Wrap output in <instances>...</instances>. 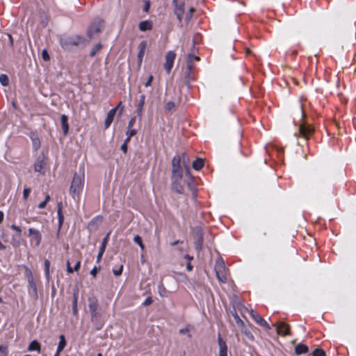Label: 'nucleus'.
I'll return each instance as SVG.
<instances>
[{
	"mask_svg": "<svg viewBox=\"0 0 356 356\" xmlns=\"http://www.w3.org/2000/svg\"><path fill=\"white\" fill-rule=\"evenodd\" d=\"M181 159L179 156H175L172 160V188L177 193L183 192V187L181 184L182 180V168L180 165Z\"/></svg>",
	"mask_w": 356,
	"mask_h": 356,
	"instance_id": "obj_1",
	"label": "nucleus"
},
{
	"mask_svg": "<svg viewBox=\"0 0 356 356\" xmlns=\"http://www.w3.org/2000/svg\"><path fill=\"white\" fill-rule=\"evenodd\" d=\"M84 186V172L80 170L79 172L74 174L71 185L70 187V193L71 195L75 198L78 197Z\"/></svg>",
	"mask_w": 356,
	"mask_h": 356,
	"instance_id": "obj_2",
	"label": "nucleus"
},
{
	"mask_svg": "<svg viewBox=\"0 0 356 356\" xmlns=\"http://www.w3.org/2000/svg\"><path fill=\"white\" fill-rule=\"evenodd\" d=\"M84 42H85V39L80 37L79 35H72V36L62 39V40H61L62 45L65 48H68L70 45L77 46V45L83 44Z\"/></svg>",
	"mask_w": 356,
	"mask_h": 356,
	"instance_id": "obj_3",
	"label": "nucleus"
},
{
	"mask_svg": "<svg viewBox=\"0 0 356 356\" xmlns=\"http://www.w3.org/2000/svg\"><path fill=\"white\" fill-rule=\"evenodd\" d=\"M24 269L25 271V275L28 280L29 286L33 290V291L34 293L35 298H38L37 286H36V284L34 280L33 273H32L31 270L26 266H24Z\"/></svg>",
	"mask_w": 356,
	"mask_h": 356,
	"instance_id": "obj_4",
	"label": "nucleus"
},
{
	"mask_svg": "<svg viewBox=\"0 0 356 356\" xmlns=\"http://www.w3.org/2000/svg\"><path fill=\"white\" fill-rule=\"evenodd\" d=\"M176 54L172 51H168L165 56V62L164 63V68L168 74L170 72Z\"/></svg>",
	"mask_w": 356,
	"mask_h": 356,
	"instance_id": "obj_5",
	"label": "nucleus"
},
{
	"mask_svg": "<svg viewBox=\"0 0 356 356\" xmlns=\"http://www.w3.org/2000/svg\"><path fill=\"white\" fill-rule=\"evenodd\" d=\"M244 309V312H247L248 313H250V314L251 315L252 318L258 323L260 325L267 328V329H270V326L268 325V324L266 322V321L262 318L259 314H257V313H255L253 310L250 309V310H248L247 308H243Z\"/></svg>",
	"mask_w": 356,
	"mask_h": 356,
	"instance_id": "obj_6",
	"label": "nucleus"
},
{
	"mask_svg": "<svg viewBox=\"0 0 356 356\" xmlns=\"http://www.w3.org/2000/svg\"><path fill=\"white\" fill-rule=\"evenodd\" d=\"M103 28V22L99 21L92 24L88 30V35L89 38H92L95 34L100 33Z\"/></svg>",
	"mask_w": 356,
	"mask_h": 356,
	"instance_id": "obj_7",
	"label": "nucleus"
},
{
	"mask_svg": "<svg viewBox=\"0 0 356 356\" xmlns=\"http://www.w3.org/2000/svg\"><path fill=\"white\" fill-rule=\"evenodd\" d=\"M175 13L177 19L181 21L184 13V2L183 0H175Z\"/></svg>",
	"mask_w": 356,
	"mask_h": 356,
	"instance_id": "obj_8",
	"label": "nucleus"
},
{
	"mask_svg": "<svg viewBox=\"0 0 356 356\" xmlns=\"http://www.w3.org/2000/svg\"><path fill=\"white\" fill-rule=\"evenodd\" d=\"M313 128L308 124L302 123L299 126V134L305 138H307V136L313 132Z\"/></svg>",
	"mask_w": 356,
	"mask_h": 356,
	"instance_id": "obj_9",
	"label": "nucleus"
},
{
	"mask_svg": "<svg viewBox=\"0 0 356 356\" xmlns=\"http://www.w3.org/2000/svg\"><path fill=\"white\" fill-rule=\"evenodd\" d=\"M29 235L31 237V240H34L35 241L36 246L40 245L42 240V235L38 230L33 228H29Z\"/></svg>",
	"mask_w": 356,
	"mask_h": 356,
	"instance_id": "obj_10",
	"label": "nucleus"
},
{
	"mask_svg": "<svg viewBox=\"0 0 356 356\" xmlns=\"http://www.w3.org/2000/svg\"><path fill=\"white\" fill-rule=\"evenodd\" d=\"M277 332L278 334L286 336L289 334V326L283 322L277 325Z\"/></svg>",
	"mask_w": 356,
	"mask_h": 356,
	"instance_id": "obj_11",
	"label": "nucleus"
},
{
	"mask_svg": "<svg viewBox=\"0 0 356 356\" xmlns=\"http://www.w3.org/2000/svg\"><path fill=\"white\" fill-rule=\"evenodd\" d=\"M147 48V42L145 41H143L139 44V51L138 53V66H140L143 56L145 53V50Z\"/></svg>",
	"mask_w": 356,
	"mask_h": 356,
	"instance_id": "obj_12",
	"label": "nucleus"
},
{
	"mask_svg": "<svg viewBox=\"0 0 356 356\" xmlns=\"http://www.w3.org/2000/svg\"><path fill=\"white\" fill-rule=\"evenodd\" d=\"M116 111H117V108H114L108 111V113H107V116H106V118L105 119V122H104V126H105L106 129H107L112 123V122L114 119V116L116 113Z\"/></svg>",
	"mask_w": 356,
	"mask_h": 356,
	"instance_id": "obj_13",
	"label": "nucleus"
},
{
	"mask_svg": "<svg viewBox=\"0 0 356 356\" xmlns=\"http://www.w3.org/2000/svg\"><path fill=\"white\" fill-rule=\"evenodd\" d=\"M224 268V264L222 263H220L218 265V269L216 268V273L218 279L221 282H225L227 277L225 274L220 273V270Z\"/></svg>",
	"mask_w": 356,
	"mask_h": 356,
	"instance_id": "obj_14",
	"label": "nucleus"
},
{
	"mask_svg": "<svg viewBox=\"0 0 356 356\" xmlns=\"http://www.w3.org/2000/svg\"><path fill=\"white\" fill-rule=\"evenodd\" d=\"M138 27L141 31H145L152 29V24L151 22L145 20L140 22Z\"/></svg>",
	"mask_w": 356,
	"mask_h": 356,
	"instance_id": "obj_15",
	"label": "nucleus"
},
{
	"mask_svg": "<svg viewBox=\"0 0 356 356\" xmlns=\"http://www.w3.org/2000/svg\"><path fill=\"white\" fill-rule=\"evenodd\" d=\"M145 97L144 95H142L140 97V101L138 102V106H137V114L139 118H141L142 117V113H143V106L145 104Z\"/></svg>",
	"mask_w": 356,
	"mask_h": 356,
	"instance_id": "obj_16",
	"label": "nucleus"
},
{
	"mask_svg": "<svg viewBox=\"0 0 356 356\" xmlns=\"http://www.w3.org/2000/svg\"><path fill=\"white\" fill-rule=\"evenodd\" d=\"M61 123H62V127L63 130V134L65 135H67L69 130V124L67 123V116L65 115H61Z\"/></svg>",
	"mask_w": 356,
	"mask_h": 356,
	"instance_id": "obj_17",
	"label": "nucleus"
},
{
	"mask_svg": "<svg viewBox=\"0 0 356 356\" xmlns=\"http://www.w3.org/2000/svg\"><path fill=\"white\" fill-rule=\"evenodd\" d=\"M44 164L45 163L43 159H38L34 165L35 171L42 173Z\"/></svg>",
	"mask_w": 356,
	"mask_h": 356,
	"instance_id": "obj_18",
	"label": "nucleus"
},
{
	"mask_svg": "<svg viewBox=\"0 0 356 356\" xmlns=\"http://www.w3.org/2000/svg\"><path fill=\"white\" fill-rule=\"evenodd\" d=\"M31 138L32 140V144H33V148L35 150L38 149L39 147H40V140L39 138L35 134H31Z\"/></svg>",
	"mask_w": 356,
	"mask_h": 356,
	"instance_id": "obj_19",
	"label": "nucleus"
},
{
	"mask_svg": "<svg viewBox=\"0 0 356 356\" xmlns=\"http://www.w3.org/2000/svg\"><path fill=\"white\" fill-rule=\"evenodd\" d=\"M200 60V58L198 56L188 55L187 58V68L189 71L193 68V63L194 61Z\"/></svg>",
	"mask_w": 356,
	"mask_h": 356,
	"instance_id": "obj_20",
	"label": "nucleus"
},
{
	"mask_svg": "<svg viewBox=\"0 0 356 356\" xmlns=\"http://www.w3.org/2000/svg\"><path fill=\"white\" fill-rule=\"evenodd\" d=\"M295 351L298 355L305 353L308 351V348L306 345L298 344L296 346Z\"/></svg>",
	"mask_w": 356,
	"mask_h": 356,
	"instance_id": "obj_21",
	"label": "nucleus"
},
{
	"mask_svg": "<svg viewBox=\"0 0 356 356\" xmlns=\"http://www.w3.org/2000/svg\"><path fill=\"white\" fill-rule=\"evenodd\" d=\"M193 168L195 170H200L203 165H204V160L201 158H197L193 163Z\"/></svg>",
	"mask_w": 356,
	"mask_h": 356,
	"instance_id": "obj_22",
	"label": "nucleus"
},
{
	"mask_svg": "<svg viewBox=\"0 0 356 356\" xmlns=\"http://www.w3.org/2000/svg\"><path fill=\"white\" fill-rule=\"evenodd\" d=\"M28 350L29 351L36 350L38 352L40 351V344L35 340L31 342L29 346Z\"/></svg>",
	"mask_w": 356,
	"mask_h": 356,
	"instance_id": "obj_23",
	"label": "nucleus"
},
{
	"mask_svg": "<svg viewBox=\"0 0 356 356\" xmlns=\"http://www.w3.org/2000/svg\"><path fill=\"white\" fill-rule=\"evenodd\" d=\"M59 339H60V341L58 344L57 351L61 352L63 350V348H65V346H66V340H65V336L63 334L60 335Z\"/></svg>",
	"mask_w": 356,
	"mask_h": 356,
	"instance_id": "obj_24",
	"label": "nucleus"
},
{
	"mask_svg": "<svg viewBox=\"0 0 356 356\" xmlns=\"http://www.w3.org/2000/svg\"><path fill=\"white\" fill-rule=\"evenodd\" d=\"M218 346H219V352H226L227 351V345L225 341L218 336Z\"/></svg>",
	"mask_w": 356,
	"mask_h": 356,
	"instance_id": "obj_25",
	"label": "nucleus"
},
{
	"mask_svg": "<svg viewBox=\"0 0 356 356\" xmlns=\"http://www.w3.org/2000/svg\"><path fill=\"white\" fill-rule=\"evenodd\" d=\"M97 301H90L89 304V308L90 310V313L92 316H95L96 314V311L97 309Z\"/></svg>",
	"mask_w": 356,
	"mask_h": 356,
	"instance_id": "obj_26",
	"label": "nucleus"
},
{
	"mask_svg": "<svg viewBox=\"0 0 356 356\" xmlns=\"http://www.w3.org/2000/svg\"><path fill=\"white\" fill-rule=\"evenodd\" d=\"M197 241L195 242V244H196V248L198 250H200L202 249V235L200 234V230L197 229Z\"/></svg>",
	"mask_w": 356,
	"mask_h": 356,
	"instance_id": "obj_27",
	"label": "nucleus"
},
{
	"mask_svg": "<svg viewBox=\"0 0 356 356\" xmlns=\"http://www.w3.org/2000/svg\"><path fill=\"white\" fill-rule=\"evenodd\" d=\"M136 134V130L133 129L131 128H128V130L126 133L127 138L126 142H129L131 139V138Z\"/></svg>",
	"mask_w": 356,
	"mask_h": 356,
	"instance_id": "obj_28",
	"label": "nucleus"
},
{
	"mask_svg": "<svg viewBox=\"0 0 356 356\" xmlns=\"http://www.w3.org/2000/svg\"><path fill=\"white\" fill-rule=\"evenodd\" d=\"M134 241L139 245L142 250H144L145 246L143 243L142 238L139 235H136L134 237Z\"/></svg>",
	"mask_w": 356,
	"mask_h": 356,
	"instance_id": "obj_29",
	"label": "nucleus"
},
{
	"mask_svg": "<svg viewBox=\"0 0 356 356\" xmlns=\"http://www.w3.org/2000/svg\"><path fill=\"white\" fill-rule=\"evenodd\" d=\"M334 31V26L332 25H327L326 27L324 28L323 34L324 35H328L333 33Z\"/></svg>",
	"mask_w": 356,
	"mask_h": 356,
	"instance_id": "obj_30",
	"label": "nucleus"
},
{
	"mask_svg": "<svg viewBox=\"0 0 356 356\" xmlns=\"http://www.w3.org/2000/svg\"><path fill=\"white\" fill-rule=\"evenodd\" d=\"M0 83L4 86H8L9 83V79H8V76L6 74H1L0 75Z\"/></svg>",
	"mask_w": 356,
	"mask_h": 356,
	"instance_id": "obj_31",
	"label": "nucleus"
},
{
	"mask_svg": "<svg viewBox=\"0 0 356 356\" xmlns=\"http://www.w3.org/2000/svg\"><path fill=\"white\" fill-rule=\"evenodd\" d=\"M49 266L50 262L49 260L46 259L44 261V268H45V275L47 280L49 279Z\"/></svg>",
	"mask_w": 356,
	"mask_h": 356,
	"instance_id": "obj_32",
	"label": "nucleus"
},
{
	"mask_svg": "<svg viewBox=\"0 0 356 356\" xmlns=\"http://www.w3.org/2000/svg\"><path fill=\"white\" fill-rule=\"evenodd\" d=\"M179 332L181 334H186V335H187L188 337H189V338L191 337V335L190 334V327H189V326H186L184 328L180 329Z\"/></svg>",
	"mask_w": 356,
	"mask_h": 356,
	"instance_id": "obj_33",
	"label": "nucleus"
},
{
	"mask_svg": "<svg viewBox=\"0 0 356 356\" xmlns=\"http://www.w3.org/2000/svg\"><path fill=\"white\" fill-rule=\"evenodd\" d=\"M102 44H101V43H98V44H97L94 47L93 49L90 51V56H94L96 54V53H97V51H99L102 49Z\"/></svg>",
	"mask_w": 356,
	"mask_h": 356,
	"instance_id": "obj_34",
	"label": "nucleus"
},
{
	"mask_svg": "<svg viewBox=\"0 0 356 356\" xmlns=\"http://www.w3.org/2000/svg\"><path fill=\"white\" fill-rule=\"evenodd\" d=\"M63 220H64L63 215L58 216V225L57 236H58V235H59V232L61 229Z\"/></svg>",
	"mask_w": 356,
	"mask_h": 356,
	"instance_id": "obj_35",
	"label": "nucleus"
},
{
	"mask_svg": "<svg viewBox=\"0 0 356 356\" xmlns=\"http://www.w3.org/2000/svg\"><path fill=\"white\" fill-rule=\"evenodd\" d=\"M175 106V102H168L165 106V109L167 111H172Z\"/></svg>",
	"mask_w": 356,
	"mask_h": 356,
	"instance_id": "obj_36",
	"label": "nucleus"
},
{
	"mask_svg": "<svg viewBox=\"0 0 356 356\" xmlns=\"http://www.w3.org/2000/svg\"><path fill=\"white\" fill-rule=\"evenodd\" d=\"M234 317L236 320V324L238 326L245 327L243 321L239 318V316L236 314L234 315Z\"/></svg>",
	"mask_w": 356,
	"mask_h": 356,
	"instance_id": "obj_37",
	"label": "nucleus"
},
{
	"mask_svg": "<svg viewBox=\"0 0 356 356\" xmlns=\"http://www.w3.org/2000/svg\"><path fill=\"white\" fill-rule=\"evenodd\" d=\"M313 356H325V353L321 349H316L313 352Z\"/></svg>",
	"mask_w": 356,
	"mask_h": 356,
	"instance_id": "obj_38",
	"label": "nucleus"
},
{
	"mask_svg": "<svg viewBox=\"0 0 356 356\" xmlns=\"http://www.w3.org/2000/svg\"><path fill=\"white\" fill-rule=\"evenodd\" d=\"M105 250H106V248H104L102 246L99 248V252L98 255L97 256V262H99V261L101 260Z\"/></svg>",
	"mask_w": 356,
	"mask_h": 356,
	"instance_id": "obj_39",
	"label": "nucleus"
},
{
	"mask_svg": "<svg viewBox=\"0 0 356 356\" xmlns=\"http://www.w3.org/2000/svg\"><path fill=\"white\" fill-rule=\"evenodd\" d=\"M195 9L193 8H190L188 13L186 15L185 20L188 22L191 18L192 17V15L194 13Z\"/></svg>",
	"mask_w": 356,
	"mask_h": 356,
	"instance_id": "obj_40",
	"label": "nucleus"
},
{
	"mask_svg": "<svg viewBox=\"0 0 356 356\" xmlns=\"http://www.w3.org/2000/svg\"><path fill=\"white\" fill-rule=\"evenodd\" d=\"M79 291L76 289L73 295V306H77Z\"/></svg>",
	"mask_w": 356,
	"mask_h": 356,
	"instance_id": "obj_41",
	"label": "nucleus"
},
{
	"mask_svg": "<svg viewBox=\"0 0 356 356\" xmlns=\"http://www.w3.org/2000/svg\"><path fill=\"white\" fill-rule=\"evenodd\" d=\"M0 355L1 356H6L7 355V347L0 346Z\"/></svg>",
	"mask_w": 356,
	"mask_h": 356,
	"instance_id": "obj_42",
	"label": "nucleus"
},
{
	"mask_svg": "<svg viewBox=\"0 0 356 356\" xmlns=\"http://www.w3.org/2000/svg\"><path fill=\"white\" fill-rule=\"evenodd\" d=\"M42 58L44 60H49V56L48 54V52L46 49H44L42 51Z\"/></svg>",
	"mask_w": 356,
	"mask_h": 356,
	"instance_id": "obj_43",
	"label": "nucleus"
},
{
	"mask_svg": "<svg viewBox=\"0 0 356 356\" xmlns=\"http://www.w3.org/2000/svg\"><path fill=\"white\" fill-rule=\"evenodd\" d=\"M31 192V189L30 188H24V191H23V198L24 200H26L29 195V193Z\"/></svg>",
	"mask_w": 356,
	"mask_h": 356,
	"instance_id": "obj_44",
	"label": "nucleus"
},
{
	"mask_svg": "<svg viewBox=\"0 0 356 356\" xmlns=\"http://www.w3.org/2000/svg\"><path fill=\"white\" fill-rule=\"evenodd\" d=\"M109 235H110V232H108L106 236L104 237V238L103 239L102 241V247H104V248H106V245H107V242H108V237H109Z\"/></svg>",
	"mask_w": 356,
	"mask_h": 356,
	"instance_id": "obj_45",
	"label": "nucleus"
},
{
	"mask_svg": "<svg viewBox=\"0 0 356 356\" xmlns=\"http://www.w3.org/2000/svg\"><path fill=\"white\" fill-rule=\"evenodd\" d=\"M122 270H123V266L121 265L120 268L118 270H113V274L115 275V276H120L121 275L122 273Z\"/></svg>",
	"mask_w": 356,
	"mask_h": 356,
	"instance_id": "obj_46",
	"label": "nucleus"
},
{
	"mask_svg": "<svg viewBox=\"0 0 356 356\" xmlns=\"http://www.w3.org/2000/svg\"><path fill=\"white\" fill-rule=\"evenodd\" d=\"M149 7H150L149 2L148 1H145V4H144V7H143V10L145 13H147L149 11Z\"/></svg>",
	"mask_w": 356,
	"mask_h": 356,
	"instance_id": "obj_47",
	"label": "nucleus"
},
{
	"mask_svg": "<svg viewBox=\"0 0 356 356\" xmlns=\"http://www.w3.org/2000/svg\"><path fill=\"white\" fill-rule=\"evenodd\" d=\"M152 81H153V76L152 75H150L149 77H148V79L147 81H146V83H145V87H149V86H151L152 83Z\"/></svg>",
	"mask_w": 356,
	"mask_h": 356,
	"instance_id": "obj_48",
	"label": "nucleus"
},
{
	"mask_svg": "<svg viewBox=\"0 0 356 356\" xmlns=\"http://www.w3.org/2000/svg\"><path fill=\"white\" fill-rule=\"evenodd\" d=\"M127 143L128 142L124 140V143L121 145V149L124 154H126L127 152Z\"/></svg>",
	"mask_w": 356,
	"mask_h": 356,
	"instance_id": "obj_49",
	"label": "nucleus"
},
{
	"mask_svg": "<svg viewBox=\"0 0 356 356\" xmlns=\"http://www.w3.org/2000/svg\"><path fill=\"white\" fill-rule=\"evenodd\" d=\"M67 271L68 273H72L74 272L73 268L70 266V263L69 261H67Z\"/></svg>",
	"mask_w": 356,
	"mask_h": 356,
	"instance_id": "obj_50",
	"label": "nucleus"
},
{
	"mask_svg": "<svg viewBox=\"0 0 356 356\" xmlns=\"http://www.w3.org/2000/svg\"><path fill=\"white\" fill-rule=\"evenodd\" d=\"M99 270V268H97V267H95L93 268L91 271H90V274L93 276V277H95L97 273H98V271Z\"/></svg>",
	"mask_w": 356,
	"mask_h": 356,
	"instance_id": "obj_51",
	"label": "nucleus"
},
{
	"mask_svg": "<svg viewBox=\"0 0 356 356\" xmlns=\"http://www.w3.org/2000/svg\"><path fill=\"white\" fill-rule=\"evenodd\" d=\"M136 122V118L133 117L129 122L128 128H131Z\"/></svg>",
	"mask_w": 356,
	"mask_h": 356,
	"instance_id": "obj_52",
	"label": "nucleus"
},
{
	"mask_svg": "<svg viewBox=\"0 0 356 356\" xmlns=\"http://www.w3.org/2000/svg\"><path fill=\"white\" fill-rule=\"evenodd\" d=\"M80 266H81V262L79 261L76 262L75 266L73 268L74 271H77L80 268Z\"/></svg>",
	"mask_w": 356,
	"mask_h": 356,
	"instance_id": "obj_53",
	"label": "nucleus"
},
{
	"mask_svg": "<svg viewBox=\"0 0 356 356\" xmlns=\"http://www.w3.org/2000/svg\"><path fill=\"white\" fill-rule=\"evenodd\" d=\"M152 302V298H148L144 302V305L147 306V305H150Z\"/></svg>",
	"mask_w": 356,
	"mask_h": 356,
	"instance_id": "obj_54",
	"label": "nucleus"
},
{
	"mask_svg": "<svg viewBox=\"0 0 356 356\" xmlns=\"http://www.w3.org/2000/svg\"><path fill=\"white\" fill-rule=\"evenodd\" d=\"M11 228H12L13 229H14V230H15V231L18 232L19 233H21V232H22L21 229H20L19 227H17V226H16V225H11Z\"/></svg>",
	"mask_w": 356,
	"mask_h": 356,
	"instance_id": "obj_55",
	"label": "nucleus"
},
{
	"mask_svg": "<svg viewBox=\"0 0 356 356\" xmlns=\"http://www.w3.org/2000/svg\"><path fill=\"white\" fill-rule=\"evenodd\" d=\"M182 159H183V162L184 163V164L186 165V163L188 161V158L186 157V153H183L182 154Z\"/></svg>",
	"mask_w": 356,
	"mask_h": 356,
	"instance_id": "obj_56",
	"label": "nucleus"
},
{
	"mask_svg": "<svg viewBox=\"0 0 356 356\" xmlns=\"http://www.w3.org/2000/svg\"><path fill=\"white\" fill-rule=\"evenodd\" d=\"M47 204V203L45 201H43V202H42L41 203L39 204L38 207L40 209H43V208H44L46 207Z\"/></svg>",
	"mask_w": 356,
	"mask_h": 356,
	"instance_id": "obj_57",
	"label": "nucleus"
},
{
	"mask_svg": "<svg viewBox=\"0 0 356 356\" xmlns=\"http://www.w3.org/2000/svg\"><path fill=\"white\" fill-rule=\"evenodd\" d=\"M72 312H73V314L74 316L77 315V314H78V307H77V306H73Z\"/></svg>",
	"mask_w": 356,
	"mask_h": 356,
	"instance_id": "obj_58",
	"label": "nucleus"
},
{
	"mask_svg": "<svg viewBox=\"0 0 356 356\" xmlns=\"http://www.w3.org/2000/svg\"><path fill=\"white\" fill-rule=\"evenodd\" d=\"M115 108H117V110H118L119 108H120V114L121 115V114L122 113V111H123V106H122V102H120Z\"/></svg>",
	"mask_w": 356,
	"mask_h": 356,
	"instance_id": "obj_59",
	"label": "nucleus"
},
{
	"mask_svg": "<svg viewBox=\"0 0 356 356\" xmlns=\"http://www.w3.org/2000/svg\"><path fill=\"white\" fill-rule=\"evenodd\" d=\"M299 111H300V113L301 115L302 118L304 119L305 118V114L303 113V110H302V106H300Z\"/></svg>",
	"mask_w": 356,
	"mask_h": 356,
	"instance_id": "obj_60",
	"label": "nucleus"
},
{
	"mask_svg": "<svg viewBox=\"0 0 356 356\" xmlns=\"http://www.w3.org/2000/svg\"><path fill=\"white\" fill-rule=\"evenodd\" d=\"M60 215H63L60 204H58V216H60Z\"/></svg>",
	"mask_w": 356,
	"mask_h": 356,
	"instance_id": "obj_61",
	"label": "nucleus"
},
{
	"mask_svg": "<svg viewBox=\"0 0 356 356\" xmlns=\"http://www.w3.org/2000/svg\"><path fill=\"white\" fill-rule=\"evenodd\" d=\"M186 268L188 269V270H191L193 269V266H191V264L190 263H188V264L186 266Z\"/></svg>",
	"mask_w": 356,
	"mask_h": 356,
	"instance_id": "obj_62",
	"label": "nucleus"
},
{
	"mask_svg": "<svg viewBox=\"0 0 356 356\" xmlns=\"http://www.w3.org/2000/svg\"><path fill=\"white\" fill-rule=\"evenodd\" d=\"M6 245H4L1 241H0V250H3L6 249Z\"/></svg>",
	"mask_w": 356,
	"mask_h": 356,
	"instance_id": "obj_63",
	"label": "nucleus"
},
{
	"mask_svg": "<svg viewBox=\"0 0 356 356\" xmlns=\"http://www.w3.org/2000/svg\"><path fill=\"white\" fill-rule=\"evenodd\" d=\"M219 356H227V351L226 352H219Z\"/></svg>",
	"mask_w": 356,
	"mask_h": 356,
	"instance_id": "obj_64",
	"label": "nucleus"
}]
</instances>
